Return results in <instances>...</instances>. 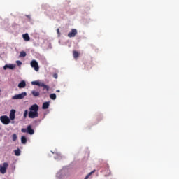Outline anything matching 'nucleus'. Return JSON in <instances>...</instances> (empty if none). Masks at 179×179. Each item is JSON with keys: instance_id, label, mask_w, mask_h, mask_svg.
<instances>
[{"instance_id": "nucleus-1", "label": "nucleus", "mask_w": 179, "mask_h": 179, "mask_svg": "<svg viewBox=\"0 0 179 179\" xmlns=\"http://www.w3.org/2000/svg\"><path fill=\"white\" fill-rule=\"evenodd\" d=\"M29 118H38V105L34 104L29 108Z\"/></svg>"}, {"instance_id": "nucleus-2", "label": "nucleus", "mask_w": 179, "mask_h": 179, "mask_svg": "<svg viewBox=\"0 0 179 179\" xmlns=\"http://www.w3.org/2000/svg\"><path fill=\"white\" fill-rule=\"evenodd\" d=\"M21 132H23L24 134H29V135H34V129L31 128V125L27 126V129L23 128L21 129Z\"/></svg>"}, {"instance_id": "nucleus-3", "label": "nucleus", "mask_w": 179, "mask_h": 179, "mask_svg": "<svg viewBox=\"0 0 179 179\" xmlns=\"http://www.w3.org/2000/svg\"><path fill=\"white\" fill-rule=\"evenodd\" d=\"M27 96V92H22L20 94H16L12 97V100H22V99H24Z\"/></svg>"}, {"instance_id": "nucleus-4", "label": "nucleus", "mask_w": 179, "mask_h": 179, "mask_svg": "<svg viewBox=\"0 0 179 179\" xmlns=\"http://www.w3.org/2000/svg\"><path fill=\"white\" fill-rule=\"evenodd\" d=\"M8 167H9V164H8V162H4L3 165H0V173L1 174H6Z\"/></svg>"}, {"instance_id": "nucleus-5", "label": "nucleus", "mask_w": 179, "mask_h": 179, "mask_svg": "<svg viewBox=\"0 0 179 179\" xmlns=\"http://www.w3.org/2000/svg\"><path fill=\"white\" fill-rule=\"evenodd\" d=\"M0 121L4 125H8L10 124V119L6 115H3L0 117Z\"/></svg>"}, {"instance_id": "nucleus-6", "label": "nucleus", "mask_w": 179, "mask_h": 179, "mask_svg": "<svg viewBox=\"0 0 179 179\" xmlns=\"http://www.w3.org/2000/svg\"><path fill=\"white\" fill-rule=\"evenodd\" d=\"M30 65L31 68H34V71H36V72H38V71H40V67L38 66V62H37V61L32 60L30 63Z\"/></svg>"}, {"instance_id": "nucleus-7", "label": "nucleus", "mask_w": 179, "mask_h": 179, "mask_svg": "<svg viewBox=\"0 0 179 179\" xmlns=\"http://www.w3.org/2000/svg\"><path fill=\"white\" fill-rule=\"evenodd\" d=\"M76 34H78V30L76 29H71V31L68 34V37H69V38H72V37H75Z\"/></svg>"}, {"instance_id": "nucleus-8", "label": "nucleus", "mask_w": 179, "mask_h": 179, "mask_svg": "<svg viewBox=\"0 0 179 179\" xmlns=\"http://www.w3.org/2000/svg\"><path fill=\"white\" fill-rule=\"evenodd\" d=\"M16 113V110L15 109H12L10 113V120H13L15 118V114Z\"/></svg>"}, {"instance_id": "nucleus-9", "label": "nucleus", "mask_w": 179, "mask_h": 179, "mask_svg": "<svg viewBox=\"0 0 179 179\" xmlns=\"http://www.w3.org/2000/svg\"><path fill=\"white\" fill-rule=\"evenodd\" d=\"M16 65L15 64H6L4 66H3V69L5 71H6V69L8 68L9 69H15Z\"/></svg>"}, {"instance_id": "nucleus-10", "label": "nucleus", "mask_w": 179, "mask_h": 179, "mask_svg": "<svg viewBox=\"0 0 179 179\" xmlns=\"http://www.w3.org/2000/svg\"><path fill=\"white\" fill-rule=\"evenodd\" d=\"M19 89H23L24 87H26V81L22 80L18 84Z\"/></svg>"}, {"instance_id": "nucleus-11", "label": "nucleus", "mask_w": 179, "mask_h": 179, "mask_svg": "<svg viewBox=\"0 0 179 179\" xmlns=\"http://www.w3.org/2000/svg\"><path fill=\"white\" fill-rule=\"evenodd\" d=\"M50 107V102H44L42 106L43 110H47Z\"/></svg>"}, {"instance_id": "nucleus-12", "label": "nucleus", "mask_w": 179, "mask_h": 179, "mask_svg": "<svg viewBox=\"0 0 179 179\" xmlns=\"http://www.w3.org/2000/svg\"><path fill=\"white\" fill-rule=\"evenodd\" d=\"M41 87H43V90H45L46 92H48L50 90V86L44 84V83H42L41 85Z\"/></svg>"}, {"instance_id": "nucleus-13", "label": "nucleus", "mask_w": 179, "mask_h": 179, "mask_svg": "<svg viewBox=\"0 0 179 179\" xmlns=\"http://www.w3.org/2000/svg\"><path fill=\"white\" fill-rule=\"evenodd\" d=\"M22 37H23L24 41H30V36H29V34H23Z\"/></svg>"}, {"instance_id": "nucleus-14", "label": "nucleus", "mask_w": 179, "mask_h": 179, "mask_svg": "<svg viewBox=\"0 0 179 179\" xmlns=\"http://www.w3.org/2000/svg\"><path fill=\"white\" fill-rule=\"evenodd\" d=\"M27 143V138H26V136H21V143H22L23 145H26Z\"/></svg>"}, {"instance_id": "nucleus-15", "label": "nucleus", "mask_w": 179, "mask_h": 179, "mask_svg": "<svg viewBox=\"0 0 179 179\" xmlns=\"http://www.w3.org/2000/svg\"><path fill=\"white\" fill-rule=\"evenodd\" d=\"M43 83H40V82H38V81H32L31 82V85H36V86H39V87H41V84H42Z\"/></svg>"}, {"instance_id": "nucleus-16", "label": "nucleus", "mask_w": 179, "mask_h": 179, "mask_svg": "<svg viewBox=\"0 0 179 179\" xmlns=\"http://www.w3.org/2000/svg\"><path fill=\"white\" fill-rule=\"evenodd\" d=\"M73 57H74V58H79L80 54H79V52H78V51L74 50V51L73 52Z\"/></svg>"}, {"instance_id": "nucleus-17", "label": "nucleus", "mask_w": 179, "mask_h": 179, "mask_svg": "<svg viewBox=\"0 0 179 179\" xmlns=\"http://www.w3.org/2000/svg\"><path fill=\"white\" fill-rule=\"evenodd\" d=\"M31 94H33V96L34 97H38V96H40V92H38L32 91Z\"/></svg>"}, {"instance_id": "nucleus-18", "label": "nucleus", "mask_w": 179, "mask_h": 179, "mask_svg": "<svg viewBox=\"0 0 179 179\" xmlns=\"http://www.w3.org/2000/svg\"><path fill=\"white\" fill-rule=\"evenodd\" d=\"M26 55H27V54H26V52L22 51V52H20V57L22 58V57L23 58H24V57H26Z\"/></svg>"}, {"instance_id": "nucleus-19", "label": "nucleus", "mask_w": 179, "mask_h": 179, "mask_svg": "<svg viewBox=\"0 0 179 179\" xmlns=\"http://www.w3.org/2000/svg\"><path fill=\"white\" fill-rule=\"evenodd\" d=\"M12 139L13 142H16V141L17 140V136L16 135V134H13L12 135Z\"/></svg>"}, {"instance_id": "nucleus-20", "label": "nucleus", "mask_w": 179, "mask_h": 179, "mask_svg": "<svg viewBox=\"0 0 179 179\" xmlns=\"http://www.w3.org/2000/svg\"><path fill=\"white\" fill-rule=\"evenodd\" d=\"M95 172H96V170L91 171L87 176H85L84 179H89V177H90V176H92V174H93Z\"/></svg>"}, {"instance_id": "nucleus-21", "label": "nucleus", "mask_w": 179, "mask_h": 179, "mask_svg": "<svg viewBox=\"0 0 179 179\" xmlns=\"http://www.w3.org/2000/svg\"><path fill=\"white\" fill-rule=\"evenodd\" d=\"M50 98L52 99V100H55V99H57V95L55 94H51L50 95Z\"/></svg>"}, {"instance_id": "nucleus-22", "label": "nucleus", "mask_w": 179, "mask_h": 179, "mask_svg": "<svg viewBox=\"0 0 179 179\" xmlns=\"http://www.w3.org/2000/svg\"><path fill=\"white\" fill-rule=\"evenodd\" d=\"M14 153H15V156H20V150H15V151H14Z\"/></svg>"}, {"instance_id": "nucleus-23", "label": "nucleus", "mask_w": 179, "mask_h": 179, "mask_svg": "<svg viewBox=\"0 0 179 179\" xmlns=\"http://www.w3.org/2000/svg\"><path fill=\"white\" fill-rule=\"evenodd\" d=\"M27 114H29V110H26L24 113V118H27Z\"/></svg>"}, {"instance_id": "nucleus-24", "label": "nucleus", "mask_w": 179, "mask_h": 179, "mask_svg": "<svg viewBox=\"0 0 179 179\" xmlns=\"http://www.w3.org/2000/svg\"><path fill=\"white\" fill-rule=\"evenodd\" d=\"M16 64H17V66H20L22 65V62H20V60H17Z\"/></svg>"}, {"instance_id": "nucleus-25", "label": "nucleus", "mask_w": 179, "mask_h": 179, "mask_svg": "<svg viewBox=\"0 0 179 179\" xmlns=\"http://www.w3.org/2000/svg\"><path fill=\"white\" fill-rule=\"evenodd\" d=\"M57 33L58 36H59V34H60L59 28H58V29H57Z\"/></svg>"}, {"instance_id": "nucleus-26", "label": "nucleus", "mask_w": 179, "mask_h": 179, "mask_svg": "<svg viewBox=\"0 0 179 179\" xmlns=\"http://www.w3.org/2000/svg\"><path fill=\"white\" fill-rule=\"evenodd\" d=\"M53 77H54L55 79H57V78H58V75H57V74H54V75H53Z\"/></svg>"}, {"instance_id": "nucleus-27", "label": "nucleus", "mask_w": 179, "mask_h": 179, "mask_svg": "<svg viewBox=\"0 0 179 179\" xmlns=\"http://www.w3.org/2000/svg\"><path fill=\"white\" fill-rule=\"evenodd\" d=\"M84 65H85V66H89V62H86L85 63H84Z\"/></svg>"}, {"instance_id": "nucleus-28", "label": "nucleus", "mask_w": 179, "mask_h": 179, "mask_svg": "<svg viewBox=\"0 0 179 179\" xmlns=\"http://www.w3.org/2000/svg\"><path fill=\"white\" fill-rule=\"evenodd\" d=\"M56 92H57L58 93H59V90H57Z\"/></svg>"}, {"instance_id": "nucleus-29", "label": "nucleus", "mask_w": 179, "mask_h": 179, "mask_svg": "<svg viewBox=\"0 0 179 179\" xmlns=\"http://www.w3.org/2000/svg\"><path fill=\"white\" fill-rule=\"evenodd\" d=\"M27 17H28V18H30V15H27Z\"/></svg>"}, {"instance_id": "nucleus-30", "label": "nucleus", "mask_w": 179, "mask_h": 179, "mask_svg": "<svg viewBox=\"0 0 179 179\" xmlns=\"http://www.w3.org/2000/svg\"><path fill=\"white\" fill-rule=\"evenodd\" d=\"M27 17H28V18H30V15H27Z\"/></svg>"}, {"instance_id": "nucleus-31", "label": "nucleus", "mask_w": 179, "mask_h": 179, "mask_svg": "<svg viewBox=\"0 0 179 179\" xmlns=\"http://www.w3.org/2000/svg\"><path fill=\"white\" fill-rule=\"evenodd\" d=\"M0 92H1V90H0Z\"/></svg>"}]
</instances>
